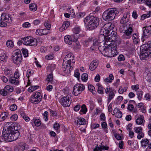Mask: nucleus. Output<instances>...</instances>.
Wrapping results in <instances>:
<instances>
[{
	"label": "nucleus",
	"mask_w": 151,
	"mask_h": 151,
	"mask_svg": "<svg viewBox=\"0 0 151 151\" xmlns=\"http://www.w3.org/2000/svg\"><path fill=\"white\" fill-rule=\"evenodd\" d=\"M74 55L72 53L67 55L63 59V70L66 73H68L73 69L75 63Z\"/></svg>",
	"instance_id": "obj_1"
},
{
	"label": "nucleus",
	"mask_w": 151,
	"mask_h": 151,
	"mask_svg": "<svg viewBox=\"0 0 151 151\" xmlns=\"http://www.w3.org/2000/svg\"><path fill=\"white\" fill-rule=\"evenodd\" d=\"M114 26V24L111 22H108L105 24L100 30L99 39H104L106 37H109V36L106 35L109 34L110 32L111 33L109 35H116V32L113 30Z\"/></svg>",
	"instance_id": "obj_2"
},
{
	"label": "nucleus",
	"mask_w": 151,
	"mask_h": 151,
	"mask_svg": "<svg viewBox=\"0 0 151 151\" xmlns=\"http://www.w3.org/2000/svg\"><path fill=\"white\" fill-rule=\"evenodd\" d=\"M111 45L108 47V49H105L104 47H100L99 48V50L101 53L104 56L108 57H114L117 55L118 54L116 48V45Z\"/></svg>",
	"instance_id": "obj_3"
},
{
	"label": "nucleus",
	"mask_w": 151,
	"mask_h": 151,
	"mask_svg": "<svg viewBox=\"0 0 151 151\" xmlns=\"http://www.w3.org/2000/svg\"><path fill=\"white\" fill-rule=\"evenodd\" d=\"M20 133L19 131L14 132L13 130H7L3 133L1 138L4 141L10 142L16 140L19 137Z\"/></svg>",
	"instance_id": "obj_4"
},
{
	"label": "nucleus",
	"mask_w": 151,
	"mask_h": 151,
	"mask_svg": "<svg viewBox=\"0 0 151 151\" xmlns=\"http://www.w3.org/2000/svg\"><path fill=\"white\" fill-rule=\"evenodd\" d=\"M84 22L87 24L89 30H92L96 28L99 25V20L96 17L88 16L84 19Z\"/></svg>",
	"instance_id": "obj_5"
},
{
	"label": "nucleus",
	"mask_w": 151,
	"mask_h": 151,
	"mask_svg": "<svg viewBox=\"0 0 151 151\" xmlns=\"http://www.w3.org/2000/svg\"><path fill=\"white\" fill-rule=\"evenodd\" d=\"M119 13L116 8L110 9L105 11L103 14L102 18L104 20L109 21L113 20Z\"/></svg>",
	"instance_id": "obj_6"
},
{
	"label": "nucleus",
	"mask_w": 151,
	"mask_h": 151,
	"mask_svg": "<svg viewBox=\"0 0 151 151\" xmlns=\"http://www.w3.org/2000/svg\"><path fill=\"white\" fill-rule=\"evenodd\" d=\"M130 16V13L129 12H126L123 14V16L121 18L120 22L121 24H122L121 26L119 27V30L121 32H123L124 30V27L132 24L130 22L129 17Z\"/></svg>",
	"instance_id": "obj_7"
},
{
	"label": "nucleus",
	"mask_w": 151,
	"mask_h": 151,
	"mask_svg": "<svg viewBox=\"0 0 151 151\" xmlns=\"http://www.w3.org/2000/svg\"><path fill=\"white\" fill-rule=\"evenodd\" d=\"M42 98L41 93L35 91L30 96L29 101L32 103L37 104L41 101Z\"/></svg>",
	"instance_id": "obj_8"
},
{
	"label": "nucleus",
	"mask_w": 151,
	"mask_h": 151,
	"mask_svg": "<svg viewBox=\"0 0 151 151\" xmlns=\"http://www.w3.org/2000/svg\"><path fill=\"white\" fill-rule=\"evenodd\" d=\"M124 34L123 37L125 39H129L131 37V35L133 31V25L132 24L124 27Z\"/></svg>",
	"instance_id": "obj_9"
},
{
	"label": "nucleus",
	"mask_w": 151,
	"mask_h": 151,
	"mask_svg": "<svg viewBox=\"0 0 151 151\" xmlns=\"http://www.w3.org/2000/svg\"><path fill=\"white\" fill-rule=\"evenodd\" d=\"M22 56L21 51L17 50L12 56V60L13 62L16 65H19L21 63Z\"/></svg>",
	"instance_id": "obj_10"
},
{
	"label": "nucleus",
	"mask_w": 151,
	"mask_h": 151,
	"mask_svg": "<svg viewBox=\"0 0 151 151\" xmlns=\"http://www.w3.org/2000/svg\"><path fill=\"white\" fill-rule=\"evenodd\" d=\"M72 99L70 95L62 97L60 99V102L61 105L64 107L69 106L71 103Z\"/></svg>",
	"instance_id": "obj_11"
},
{
	"label": "nucleus",
	"mask_w": 151,
	"mask_h": 151,
	"mask_svg": "<svg viewBox=\"0 0 151 151\" xmlns=\"http://www.w3.org/2000/svg\"><path fill=\"white\" fill-rule=\"evenodd\" d=\"M109 37H106V38L102 39L103 41L102 43L103 44V46L102 47H105V49H108V47L110 46L111 44L112 45H115L112 43L110 42H111L114 40L115 35H109Z\"/></svg>",
	"instance_id": "obj_12"
},
{
	"label": "nucleus",
	"mask_w": 151,
	"mask_h": 151,
	"mask_svg": "<svg viewBox=\"0 0 151 151\" xmlns=\"http://www.w3.org/2000/svg\"><path fill=\"white\" fill-rule=\"evenodd\" d=\"M105 92L108 95L107 102L109 103L114 98L116 93V91L114 89L108 86L105 89Z\"/></svg>",
	"instance_id": "obj_13"
},
{
	"label": "nucleus",
	"mask_w": 151,
	"mask_h": 151,
	"mask_svg": "<svg viewBox=\"0 0 151 151\" xmlns=\"http://www.w3.org/2000/svg\"><path fill=\"white\" fill-rule=\"evenodd\" d=\"M85 88V86L82 84H76L74 86L73 93L75 96H77L84 90Z\"/></svg>",
	"instance_id": "obj_14"
},
{
	"label": "nucleus",
	"mask_w": 151,
	"mask_h": 151,
	"mask_svg": "<svg viewBox=\"0 0 151 151\" xmlns=\"http://www.w3.org/2000/svg\"><path fill=\"white\" fill-rule=\"evenodd\" d=\"M23 44L26 45H36L37 40L31 37H29L23 38Z\"/></svg>",
	"instance_id": "obj_15"
},
{
	"label": "nucleus",
	"mask_w": 151,
	"mask_h": 151,
	"mask_svg": "<svg viewBox=\"0 0 151 151\" xmlns=\"http://www.w3.org/2000/svg\"><path fill=\"white\" fill-rule=\"evenodd\" d=\"M36 34L39 36H43L47 35L50 33V31L46 29H38L36 30Z\"/></svg>",
	"instance_id": "obj_16"
},
{
	"label": "nucleus",
	"mask_w": 151,
	"mask_h": 151,
	"mask_svg": "<svg viewBox=\"0 0 151 151\" xmlns=\"http://www.w3.org/2000/svg\"><path fill=\"white\" fill-rule=\"evenodd\" d=\"M76 40L73 36H65L64 37V41L68 45H71L72 44L73 41H74Z\"/></svg>",
	"instance_id": "obj_17"
},
{
	"label": "nucleus",
	"mask_w": 151,
	"mask_h": 151,
	"mask_svg": "<svg viewBox=\"0 0 151 151\" xmlns=\"http://www.w3.org/2000/svg\"><path fill=\"white\" fill-rule=\"evenodd\" d=\"M102 42H100L99 43V42L98 41L97 39H95L93 40V46H91V48L92 50H94L98 48L99 50V48L100 47H102V45H101L102 44Z\"/></svg>",
	"instance_id": "obj_18"
},
{
	"label": "nucleus",
	"mask_w": 151,
	"mask_h": 151,
	"mask_svg": "<svg viewBox=\"0 0 151 151\" xmlns=\"http://www.w3.org/2000/svg\"><path fill=\"white\" fill-rule=\"evenodd\" d=\"M99 64L98 61L97 60H93L89 65V69L91 71L95 70Z\"/></svg>",
	"instance_id": "obj_19"
},
{
	"label": "nucleus",
	"mask_w": 151,
	"mask_h": 151,
	"mask_svg": "<svg viewBox=\"0 0 151 151\" xmlns=\"http://www.w3.org/2000/svg\"><path fill=\"white\" fill-rule=\"evenodd\" d=\"M1 18V19L5 22H7L9 21H12L11 18L10 17L9 15L5 13L2 14Z\"/></svg>",
	"instance_id": "obj_20"
},
{
	"label": "nucleus",
	"mask_w": 151,
	"mask_h": 151,
	"mask_svg": "<svg viewBox=\"0 0 151 151\" xmlns=\"http://www.w3.org/2000/svg\"><path fill=\"white\" fill-rule=\"evenodd\" d=\"M143 33L145 36L150 35L151 33V26L146 27L143 28Z\"/></svg>",
	"instance_id": "obj_21"
},
{
	"label": "nucleus",
	"mask_w": 151,
	"mask_h": 151,
	"mask_svg": "<svg viewBox=\"0 0 151 151\" xmlns=\"http://www.w3.org/2000/svg\"><path fill=\"white\" fill-rule=\"evenodd\" d=\"M145 122L144 117L143 116L141 115L139 117L137 118L135 120L136 124L138 125H143Z\"/></svg>",
	"instance_id": "obj_22"
},
{
	"label": "nucleus",
	"mask_w": 151,
	"mask_h": 151,
	"mask_svg": "<svg viewBox=\"0 0 151 151\" xmlns=\"http://www.w3.org/2000/svg\"><path fill=\"white\" fill-rule=\"evenodd\" d=\"M20 126L18 124H16L13 126H9L8 128V130H13L14 132L19 131L18 130L20 129Z\"/></svg>",
	"instance_id": "obj_23"
},
{
	"label": "nucleus",
	"mask_w": 151,
	"mask_h": 151,
	"mask_svg": "<svg viewBox=\"0 0 151 151\" xmlns=\"http://www.w3.org/2000/svg\"><path fill=\"white\" fill-rule=\"evenodd\" d=\"M113 115L118 118H120L122 116V113L118 108H115L113 111Z\"/></svg>",
	"instance_id": "obj_24"
},
{
	"label": "nucleus",
	"mask_w": 151,
	"mask_h": 151,
	"mask_svg": "<svg viewBox=\"0 0 151 151\" xmlns=\"http://www.w3.org/2000/svg\"><path fill=\"white\" fill-rule=\"evenodd\" d=\"M69 25V22L68 21L64 22L63 23L62 26L60 28L59 30L61 32L64 31L68 27Z\"/></svg>",
	"instance_id": "obj_25"
},
{
	"label": "nucleus",
	"mask_w": 151,
	"mask_h": 151,
	"mask_svg": "<svg viewBox=\"0 0 151 151\" xmlns=\"http://www.w3.org/2000/svg\"><path fill=\"white\" fill-rule=\"evenodd\" d=\"M142 49V51L144 52L147 58H150L151 57V51L150 50L147 49L145 50L144 47H142L141 46V49Z\"/></svg>",
	"instance_id": "obj_26"
},
{
	"label": "nucleus",
	"mask_w": 151,
	"mask_h": 151,
	"mask_svg": "<svg viewBox=\"0 0 151 151\" xmlns=\"http://www.w3.org/2000/svg\"><path fill=\"white\" fill-rule=\"evenodd\" d=\"M31 124L33 127L35 126L39 127L41 125V122L39 119H33L31 120Z\"/></svg>",
	"instance_id": "obj_27"
},
{
	"label": "nucleus",
	"mask_w": 151,
	"mask_h": 151,
	"mask_svg": "<svg viewBox=\"0 0 151 151\" xmlns=\"http://www.w3.org/2000/svg\"><path fill=\"white\" fill-rule=\"evenodd\" d=\"M17 79L14 77H11L9 79V81L10 83L12 84L18 85L19 84V82Z\"/></svg>",
	"instance_id": "obj_28"
},
{
	"label": "nucleus",
	"mask_w": 151,
	"mask_h": 151,
	"mask_svg": "<svg viewBox=\"0 0 151 151\" xmlns=\"http://www.w3.org/2000/svg\"><path fill=\"white\" fill-rule=\"evenodd\" d=\"M96 85L98 88V93L101 94H102L104 92V88L99 83H97L96 84Z\"/></svg>",
	"instance_id": "obj_29"
},
{
	"label": "nucleus",
	"mask_w": 151,
	"mask_h": 151,
	"mask_svg": "<svg viewBox=\"0 0 151 151\" xmlns=\"http://www.w3.org/2000/svg\"><path fill=\"white\" fill-rule=\"evenodd\" d=\"M132 38L133 42L135 44H137L139 42V39L136 33H134L133 34Z\"/></svg>",
	"instance_id": "obj_30"
},
{
	"label": "nucleus",
	"mask_w": 151,
	"mask_h": 151,
	"mask_svg": "<svg viewBox=\"0 0 151 151\" xmlns=\"http://www.w3.org/2000/svg\"><path fill=\"white\" fill-rule=\"evenodd\" d=\"M144 75L145 76L146 79L151 83V74L149 71L147 70L144 73Z\"/></svg>",
	"instance_id": "obj_31"
},
{
	"label": "nucleus",
	"mask_w": 151,
	"mask_h": 151,
	"mask_svg": "<svg viewBox=\"0 0 151 151\" xmlns=\"http://www.w3.org/2000/svg\"><path fill=\"white\" fill-rule=\"evenodd\" d=\"M87 111V109L86 105L83 104L81 106V109L79 113L81 114H85Z\"/></svg>",
	"instance_id": "obj_32"
},
{
	"label": "nucleus",
	"mask_w": 151,
	"mask_h": 151,
	"mask_svg": "<svg viewBox=\"0 0 151 151\" xmlns=\"http://www.w3.org/2000/svg\"><path fill=\"white\" fill-rule=\"evenodd\" d=\"M4 88L7 93L12 92L14 90V88L12 86L9 85L6 86Z\"/></svg>",
	"instance_id": "obj_33"
},
{
	"label": "nucleus",
	"mask_w": 151,
	"mask_h": 151,
	"mask_svg": "<svg viewBox=\"0 0 151 151\" xmlns=\"http://www.w3.org/2000/svg\"><path fill=\"white\" fill-rule=\"evenodd\" d=\"M30 10L33 12L35 11L37 9V5L34 3L30 4L29 5Z\"/></svg>",
	"instance_id": "obj_34"
},
{
	"label": "nucleus",
	"mask_w": 151,
	"mask_h": 151,
	"mask_svg": "<svg viewBox=\"0 0 151 151\" xmlns=\"http://www.w3.org/2000/svg\"><path fill=\"white\" fill-rule=\"evenodd\" d=\"M77 122L78 124H79L80 125H84L86 123L85 119L83 118L78 119Z\"/></svg>",
	"instance_id": "obj_35"
},
{
	"label": "nucleus",
	"mask_w": 151,
	"mask_h": 151,
	"mask_svg": "<svg viewBox=\"0 0 151 151\" xmlns=\"http://www.w3.org/2000/svg\"><path fill=\"white\" fill-rule=\"evenodd\" d=\"M142 47H144L145 50L147 49L151 51V41L147 42L146 44L142 45Z\"/></svg>",
	"instance_id": "obj_36"
},
{
	"label": "nucleus",
	"mask_w": 151,
	"mask_h": 151,
	"mask_svg": "<svg viewBox=\"0 0 151 151\" xmlns=\"http://www.w3.org/2000/svg\"><path fill=\"white\" fill-rule=\"evenodd\" d=\"M128 87H123L120 86L118 90V93L120 94H123L124 92H126L127 91Z\"/></svg>",
	"instance_id": "obj_37"
},
{
	"label": "nucleus",
	"mask_w": 151,
	"mask_h": 151,
	"mask_svg": "<svg viewBox=\"0 0 151 151\" xmlns=\"http://www.w3.org/2000/svg\"><path fill=\"white\" fill-rule=\"evenodd\" d=\"M39 88L38 86H33L30 87L28 89V91L29 92H32L35 90H37Z\"/></svg>",
	"instance_id": "obj_38"
},
{
	"label": "nucleus",
	"mask_w": 151,
	"mask_h": 151,
	"mask_svg": "<svg viewBox=\"0 0 151 151\" xmlns=\"http://www.w3.org/2000/svg\"><path fill=\"white\" fill-rule=\"evenodd\" d=\"M149 141L147 139H143L141 141V145L142 146H146L148 144Z\"/></svg>",
	"instance_id": "obj_39"
},
{
	"label": "nucleus",
	"mask_w": 151,
	"mask_h": 151,
	"mask_svg": "<svg viewBox=\"0 0 151 151\" xmlns=\"http://www.w3.org/2000/svg\"><path fill=\"white\" fill-rule=\"evenodd\" d=\"M21 115L26 122H28L29 121V117L26 115L24 112H22L21 113Z\"/></svg>",
	"instance_id": "obj_40"
},
{
	"label": "nucleus",
	"mask_w": 151,
	"mask_h": 151,
	"mask_svg": "<svg viewBox=\"0 0 151 151\" xmlns=\"http://www.w3.org/2000/svg\"><path fill=\"white\" fill-rule=\"evenodd\" d=\"M134 129L135 132L139 134L142 132V129L141 127H136L134 128Z\"/></svg>",
	"instance_id": "obj_41"
},
{
	"label": "nucleus",
	"mask_w": 151,
	"mask_h": 151,
	"mask_svg": "<svg viewBox=\"0 0 151 151\" xmlns=\"http://www.w3.org/2000/svg\"><path fill=\"white\" fill-rule=\"evenodd\" d=\"M114 78L113 75L110 74L109 75V77L106 78L104 80V81L107 82L111 83L112 82V80L114 79Z\"/></svg>",
	"instance_id": "obj_42"
},
{
	"label": "nucleus",
	"mask_w": 151,
	"mask_h": 151,
	"mask_svg": "<svg viewBox=\"0 0 151 151\" xmlns=\"http://www.w3.org/2000/svg\"><path fill=\"white\" fill-rule=\"evenodd\" d=\"M5 75L8 76H10L12 75V71L8 69H5L4 70Z\"/></svg>",
	"instance_id": "obj_43"
},
{
	"label": "nucleus",
	"mask_w": 151,
	"mask_h": 151,
	"mask_svg": "<svg viewBox=\"0 0 151 151\" xmlns=\"http://www.w3.org/2000/svg\"><path fill=\"white\" fill-rule=\"evenodd\" d=\"M81 29L79 27H76L73 29V32L75 34H78L81 31Z\"/></svg>",
	"instance_id": "obj_44"
},
{
	"label": "nucleus",
	"mask_w": 151,
	"mask_h": 151,
	"mask_svg": "<svg viewBox=\"0 0 151 151\" xmlns=\"http://www.w3.org/2000/svg\"><path fill=\"white\" fill-rule=\"evenodd\" d=\"M81 78L83 82H86L88 79V75L86 73H83L81 76Z\"/></svg>",
	"instance_id": "obj_45"
},
{
	"label": "nucleus",
	"mask_w": 151,
	"mask_h": 151,
	"mask_svg": "<svg viewBox=\"0 0 151 151\" xmlns=\"http://www.w3.org/2000/svg\"><path fill=\"white\" fill-rule=\"evenodd\" d=\"M54 57V55L53 54H48L45 56V59L47 60H52Z\"/></svg>",
	"instance_id": "obj_46"
},
{
	"label": "nucleus",
	"mask_w": 151,
	"mask_h": 151,
	"mask_svg": "<svg viewBox=\"0 0 151 151\" xmlns=\"http://www.w3.org/2000/svg\"><path fill=\"white\" fill-rule=\"evenodd\" d=\"M60 125L58 123L55 122L54 124L53 125V128L56 131H57L58 133L59 132L58 131V130L60 129Z\"/></svg>",
	"instance_id": "obj_47"
},
{
	"label": "nucleus",
	"mask_w": 151,
	"mask_h": 151,
	"mask_svg": "<svg viewBox=\"0 0 151 151\" xmlns=\"http://www.w3.org/2000/svg\"><path fill=\"white\" fill-rule=\"evenodd\" d=\"M6 44L7 46L9 48H12L14 46V44L12 40H8L7 41Z\"/></svg>",
	"instance_id": "obj_48"
},
{
	"label": "nucleus",
	"mask_w": 151,
	"mask_h": 151,
	"mask_svg": "<svg viewBox=\"0 0 151 151\" xmlns=\"http://www.w3.org/2000/svg\"><path fill=\"white\" fill-rule=\"evenodd\" d=\"M34 73L33 70L31 69H29L27 70V76L28 78L32 75Z\"/></svg>",
	"instance_id": "obj_49"
},
{
	"label": "nucleus",
	"mask_w": 151,
	"mask_h": 151,
	"mask_svg": "<svg viewBox=\"0 0 151 151\" xmlns=\"http://www.w3.org/2000/svg\"><path fill=\"white\" fill-rule=\"evenodd\" d=\"M137 98L139 100H140L142 98L143 92L141 91H138L137 92Z\"/></svg>",
	"instance_id": "obj_50"
},
{
	"label": "nucleus",
	"mask_w": 151,
	"mask_h": 151,
	"mask_svg": "<svg viewBox=\"0 0 151 151\" xmlns=\"http://www.w3.org/2000/svg\"><path fill=\"white\" fill-rule=\"evenodd\" d=\"M151 15V12L150 11L149 12V13L147 14H144L141 16V19L142 20H144L146 18H147L149 17Z\"/></svg>",
	"instance_id": "obj_51"
},
{
	"label": "nucleus",
	"mask_w": 151,
	"mask_h": 151,
	"mask_svg": "<svg viewBox=\"0 0 151 151\" xmlns=\"http://www.w3.org/2000/svg\"><path fill=\"white\" fill-rule=\"evenodd\" d=\"M7 117V116L5 113L2 114L0 116V121H2L5 120Z\"/></svg>",
	"instance_id": "obj_52"
},
{
	"label": "nucleus",
	"mask_w": 151,
	"mask_h": 151,
	"mask_svg": "<svg viewBox=\"0 0 151 151\" xmlns=\"http://www.w3.org/2000/svg\"><path fill=\"white\" fill-rule=\"evenodd\" d=\"M131 88L133 90H134L136 92H137V91L139 88V85L138 84H136L135 85H132L131 87Z\"/></svg>",
	"instance_id": "obj_53"
},
{
	"label": "nucleus",
	"mask_w": 151,
	"mask_h": 151,
	"mask_svg": "<svg viewBox=\"0 0 151 151\" xmlns=\"http://www.w3.org/2000/svg\"><path fill=\"white\" fill-rule=\"evenodd\" d=\"M53 80V76L52 74H49L46 79V80L49 82H51Z\"/></svg>",
	"instance_id": "obj_54"
},
{
	"label": "nucleus",
	"mask_w": 151,
	"mask_h": 151,
	"mask_svg": "<svg viewBox=\"0 0 151 151\" xmlns=\"http://www.w3.org/2000/svg\"><path fill=\"white\" fill-rule=\"evenodd\" d=\"M17 109V106L14 104L11 105L10 106V109L11 111L16 110Z\"/></svg>",
	"instance_id": "obj_55"
},
{
	"label": "nucleus",
	"mask_w": 151,
	"mask_h": 151,
	"mask_svg": "<svg viewBox=\"0 0 151 151\" xmlns=\"http://www.w3.org/2000/svg\"><path fill=\"white\" fill-rule=\"evenodd\" d=\"M22 52L24 57H27L28 56V51L26 49H23Z\"/></svg>",
	"instance_id": "obj_56"
},
{
	"label": "nucleus",
	"mask_w": 151,
	"mask_h": 151,
	"mask_svg": "<svg viewBox=\"0 0 151 151\" xmlns=\"http://www.w3.org/2000/svg\"><path fill=\"white\" fill-rule=\"evenodd\" d=\"M48 112L47 111H45L42 114L44 120L46 121H47L48 120Z\"/></svg>",
	"instance_id": "obj_57"
},
{
	"label": "nucleus",
	"mask_w": 151,
	"mask_h": 151,
	"mask_svg": "<svg viewBox=\"0 0 151 151\" xmlns=\"http://www.w3.org/2000/svg\"><path fill=\"white\" fill-rule=\"evenodd\" d=\"M74 76L77 78L78 80L79 79L80 73L79 72L78 70H76L75 71Z\"/></svg>",
	"instance_id": "obj_58"
},
{
	"label": "nucleus",
	"mask_w": 151,
	"mask_h": 151,
	"mask_svg": "<svg viewBox=\"0 0 151 151\" xmlns=\"http://www.w3.org/2000/svg\"><path fill=\"white\" fill-rule=\"evenodd\" d=\"M20 76L19 74L18 70H16L14 73V78L17 79L19 78Z\"/></svg>",
	"instance_id": "obj_59"
},
{
	"label": "nucleus",
	"mask_w": 151,
	"mask_h": 151,
	"mask_svg": "<svg viewBox=\"0 0 151 151\" xmlns=\"http://www.w3.org/2000/svg\"><path fill=\"white\" fill-rule=\"evenodd\" d=\"M144 97L145 99L148 101H150L151 99V96L149 93L146 94L144 96Z\"/></svg>",
	"instance_id": "obj_60"
},
{
	"label": "nucleus",
	"mask_w": 151,
	"mask_h": 151,
	"mask_svg": "<svg viewBox=\"0 0 151 151\" xmlns=\"http://www.w3.org/2000/svg\"><path fill=\"white\" fill-rule=\"evenodd\" d=\"M134 109V106L131 104H128L127 109L130 111H133Z\"/></svg>",
	"instance_id": "obj_61"
},
{
	"label": "nucleus",
	"mask_w": 151,
	"mask_h": 151,
	"mask_svg": "<svg viewBox=\"0 0 151 151\" xmlns=\"http://www.w3.org/2000/svg\"><path fill=\"white\" fill-rule=\"evenodd\" d=\"M18 118V116L16 114L13 115L11 117V120L13 121H16Z\"/></svg>",
	"instance_id": "obj_62"
},
{
	"label": "nucleus",
	"mask_w": 151,
	"mask_h": 151,
	"mask_svg": "<svg viewBox=\"0 0 151 151\" xmlns=\"http://www.w3.org/2000/svg\"><path fill=\"white\" fill-rule=\"evenodd\" d=\"M140 58L142 60H146L147 58L144 52H143L142 53H141L140 56Z\"/></svg>",
	"instance_id": "obj_63"
},
{
	"label": "nucleus",
	"mask_w": 151,
	"mask_h": 151,
	"mask_svg": "<svg viewBox=\"0 0 151 151\" xmlns=\"http://www.w3.org/2000/svg\"><path fill=\"white\" fill-rule=\"evenodd\" d=\"M88 90L91 92H92L95 89L94 87L91 85H88Z\"/></svg>",
	"instance_id": "obj_64"
}]
</instances>
